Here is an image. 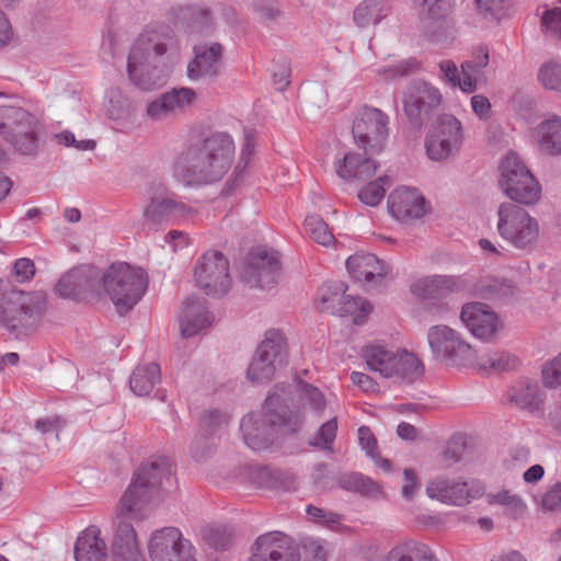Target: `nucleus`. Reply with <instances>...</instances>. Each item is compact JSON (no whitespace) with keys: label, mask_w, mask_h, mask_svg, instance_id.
<instances>
[{"label":"nucleus","mask_w":561,"mask_h":561,"mask_svg":"<svg viewBox=\"0 0 561 561\" xmlns=\"http://www.w3.org/2000/svg\"><path fill=\"white\" fill-rule=\"evenodd\" d=\"M286 353L284 334L279 330H268L248 368L249 379L255 382L271 380L277 367L283 364Z\"/></svg>","instance_id":"14"},{"label":"nucleus","mask_w":561,"mask_h":561,"mask_svg":"<svg viewBox=\"0 0 561 561\" xmlns=\"http://www.w3.org/2000/svg\"><path fill=\"white\" fill-rule=\"evenodd\" d=\"M192 214V209L173 193L157 191L144 207L142 219L148 227L160 229L178 220L191 218Z\"/></svg>","instance_id":"17"},{"label":"nucleus","mask_w":561,"mask_h":561,"mask_svg":"<svg viewBox=\"0 0 561 561\" xmlns=\"http://www.w3.org/2000/svg\"><path fill=\"white\" fill-rule=\"evenodd\" d=\"M390 214L400 221L422 218L428 211L425 198L416 190L401 186L392 191L388 197Z\"/></svg>","instance_id":"23"},{"label":"nucleus","mask_w":561,"mask_h":561,"mask_svg":"<svg viewBox=\"0 0 561 561\" xmlns=\"http://www.w3.org/2000/svg\"><path fill=\"white\" fill-rule=\"evenodd\" d=\"M337 432V419L334 416L323 423L314 435L310 438L311 446L330 450L334 443Z\"/></svg>","instance_id":"51"},{"label":"nucleus","mask_w":561,"mask_h":561,"mask_svg":"<svg viewBox=\"0 0 561 561\" xmlns=\"http://www.w3.org/2000/svg\"><path fill=\"white\" fill-rule=\"evenodd\" d=\"M499 186L513 204L531 206L541 197V185L518 154L507 153L499 167Z\"/></svg>","instance_id":"8"},{"label":"nucleus","mask_w":561,"mask_h":561,"mask_svg":"<svg viewBox=\"0 0 561 561\" xmlns=\"http://www.w3.org/2000/svg\"><path fill=\"white\" fill-rule=\"evenodd\" d=\"M170 478V467L163 459L142 463L134 473L115 507L111 539L113 561H146L136 529L128 520L141 522L149 516L157 491Z\"/></svg>","instance_id":"1"},{"label":"nucleus","mask_w":561,"mask_h":561,"mask_svg":"<svg viewBox=\"0 0 561 561\" xmlns=\"http://www.w3.org/2000/svg\"><path fill=\"white\" fill-rule=\"evenodd\" d=\"M146 117L152 123H161L175 117L164 93L147 104Z\"/></svg>","instance_id":"52"},{"label":"nucleus","mask_w":561,"mask_h":561,"mask_svg":"<svg viewBox=\"0 0 561 561\" xmlns=\"http://www.w3.org/2000/svg\"><path fill=\"white\" fill-rule=\"evenodd\" d=\"M473 113L480 119H488L491 116V103L489 99L482 94H476L470 100Z\"/></svg>","instance_id":"63"},{"label":"nucleus","mask_w":561,"mask_h":561,"mask_svg":"<svg viewBox=\"0 0 561 561\" xmlns=\"http://www.w3.org/2000/svg\"><path fill=\"white\" fill-rule=\"evenodd\" d=\"M56 139L58 144L65 145L67 147L73 146L78 150L88 151L93 150L95 148V141L94 140H80L77 141L76 137L70 131H61L60 134L56 135Z\"/></svg>","instance_id":"61"},{"label":"nucleus","mask_w":561,"mask_h":561,"mask_svg":"<svg viewBox=\"0 0 561 561\" xmlns=\"http://www.w3.org/2000/svg\"><path fill=\"white\" fill-rule=\"evenodd\" d=\"M304 561H327L328 549L320 539L306 538L301 545Z\"/></svg>","instance_id":"56"},{"label":"nucleus","mask_w":561,"mask_h":561,"mask_svg":"<svg viewBox=\"0 0 561 561\" xmlns=\"http://www.w3.org/2000/svg\"><path fill=\"white\" fill-rule=\"evenodd\" d=\"M443 79L451 87H458L461 90L462 77L459 76V70L453 60L446 59L438 64Z\"/></svg>","instance_id":"59"},{"label":"nucleus","mask_w":561,"mask_h":561,"mask_svg":"<svg viewBox=\"0 0 561 561\" xmlns=\"http://www.w3.org/2000/svg\"><path fill=\"white\" fill-rule=\"evenodd\" d=\"M62 298L78 299L89 294H99V271L91 265L77 266L65 273L55 286Z\"/></svg>","instance_id":"21"},{"label":"nucleus","mask_w":561,"mask_h":561,"mask_svg":"<svg viewBox=\"0 0 561 561\" xmlns=\"http://www.w3.org/2000/svg\"><path fill=\"white\" fill-rule=\"evenodd\" d=\"M176 55L178 42L170 30H150L142 33L130 48L127 61L129 79L141 89H150V67L164 54Z\"/></svg>","instance_id":"3"},{"label":"nucleus","mask_w":561,"mask_h":561,"mask_svg":"<svg viewBox=\"0 0 561 561\" xmlns=\"http://www.w3.org/2000/svg\"><path fill=\"white\" fill-rule=\"evenodd\" d=\"M164 95L175 117L186 112L197 101V93L192 88H174L164 92Z\"/></svg>","instance_id":"45"},{"label":"nucleus","mask_w":561,"mask_h":561,"mask_svg":"<svg viewBox=\"0 0 561 561\" xmlns=\"http://www.w3.org/2000/svg\"><path fill=\"white\" fill-rule=\"evenodd\" d=\"M334 168L337 176L344 180H367L375 174L377 164L369 158L347 152L335 161Z\"/></svg>","instance_id":"32"},{"label":"nucleus","mask_w":561,"mask_h":561,"mask_svg":"<svg viewBox=\"0 0 561 561\" xmlns=\"http://www.w3.org/2000/svg\"><path fill=\"white\" fill-rule=\"evenodd\" d=\"M486 501L490 505L503 506L505 513L513 518L520 517L527 511V504L522 496L506 489L489 493Z\"/></svg>","instance_id":"42"},{"label":"nucleus","mask_w":561,"mask_h":561,"mask_svg":"<svg viewBox=\"0 0 561 561\" xmlns=\"http://www.w3.org/2000/svg\"><path fill=\"white\" fill-rule=\"evenodd\" d=\"M76 561H106L107 547L96 526L85 528L75 545Z\"/></svg>","instance_id":"31"},{"label":"nucleus","mask_w":561,"mask_h":561,"mask_svg":"<svg viewBox=\"0 0 561 561\" xmlns=\"http://www.w3.org/2000/svg\"><path fill=\"white\" fill-rule=\"evenodd\" d=\"M467 288L466 280L460 276L435 275L423 277L411 285V293L420 299H438L460 293Z\"/></svg>","instance_id":"24"},{"label":"nucleus","mask_w":561,"mask_h":561,"mask_svg":"<svg viewBox=\"0 0 561 561\" xmlns=\"http://www.w3.org/2000/svg\"><path fill=\"white\" fill-rule=\"evenodd\" d=\"M41 129L39 118L27 110L16 105L0 106V135L20 153H36Z\"/></svg>","instance_id":"7"},{"label":"nucleus","mask_w":561,"mask_h":561,"mask_svg":"<svg viewBox=\"0 0 561 561\" xmlns=\"http://www.w3.org/2000/svg\"><path fill=\"white\" fill-rule=\"evenodd\" d=\"M13 274L18 282L30 280L35 275V265L32 260L22 257L14 262Z\"/></svg>","instance_id":"60"},{"label":"nucleus","mask_w":561,"mask_h":561,"mask_svg":"<svg viewBox=\"0 0 561 561\" xmlns=\"http://www.w3.org/2000/svg\"><path fill=\"white\" fill-rule=\"evenodd\" d=\"M213 320V316L208 312L203 299L188 298L184 302L180 314L181 333L184 337H191L207 329Z\"/></svg>","instance_id":"30"},{"label":"nucleus","mask_w":561,"mask_h":561,"mask_svg":"<svg viewBox=\"0 0 561 561\" xmlns=\"http://www.w3.org/2000/svg\"><path fill=\"white\" fill-rule=\"evenodd\" d=\"M541 380L548 388L561 387V352L542 365Z\"/></svg>","instance_id":"54"},{"label":"nucleus","mask_w":561,"mask_h":561,"mask_svg":"<svg viewBox=\"0 0 561 561\" xmlns=\"http://www.w3.org/2000/svg\"><path fill=\"white\" fill-rule=\"evenodd\" d=\"M347 286L343 282H330L319 290L321 311L337 314L346 297Z\"/></svg>","instance_id":"41"},{"label":"nucleus","mask_w":561,"mask_h":561,"mask_svg":"<svg viewBox=\"0 0 561 561\" xmlns=\"http://www.w3.org/2000/svg\"><path fill=\"white\" fill-rule=\"evenodd\" d=\"M248 561H301L300 546L284 533H266L252 543Z\"/></svg>","instance_id":"18"},{"label":"nucleus","mask_w":561,"mask_h":561,"mask_svg":"<svg viewBox=\"0 0 561 561\" xmlns=\"http://www.w3.org/2000/svg\"><path fill=\"white\" fill-rule=\"evenodd\" d=\"M152 561H196L195 549L175 527H164L153 531L148 541Z\"/></svg>","instance_id":"15"},{"label":"nucleus","mask_w":561,"mask_h":561,"mask_svg":"<svg viewBox=\"0 0 561 561\" xmlns=\"http://www.w3.org/2000/svg\"><path fill=\"white\" fill-rule=\"evenodd\" d=\"M460 320L476 337L491 341L500 330L502 322L497 314L481 302H469L462 306Z\"/></svg>","instance_id":"22"},{"label":"nucleus","mask_w":561,"mask_h":561,"mask_svg":"<svg viewBox=\"0 0 561 561\" xmlns=\"http://www.w3.org/2000/svg\"><path fill=\"white\" fill-rule=\"evenodd\" d=\"M423 15L433 20H440L453 11V0H413Z\"/></svg>","instance_id":"50"},{"label":"nucleus","mask_w":561,"mask_h":561,"mask_svg":"<svg viewBox=\"0 0 561 561\" xmlns=\"http://www.w3.org/2000/svg\"><path fill=\"white\" fill-rule=\"evenodd\" d=\"M485 492L484 485L479 481H462L446 477H437L426 485L430 499L451 506H463L481 497Z\"/></svg>","instance_id":"16"},{"label":"nucleus","mask_w":561,"mask_h":561,"mask_svg":"<svg viewBox=\"0 0 561 561\" xmlns=\"http://www.w3.org/2000/svg\"><path fill=\"white\" fill-rule=\"evenodd\" d=\"M389 117L381 110L363 106L355 115L352 135L355 144L366 153H379L389 136Z\"/></svg>","instance_id":"12"},{"label":"nucleus","mask_w":561,"mask_h":561,"mask_svg":"<svg viewBox=\"0 0 561 561\" xmlns=\"http://www.w3.org/2000/svg\"><path fill=\"white\" fill-rule=\"evenodd\" d=\"M385 561H435L431 549L419 541H402L392 547Z\"/></svg>","instance_id":"37"},{"label":"nucleus","mask_w":561,"mask_h":561,"mask_svg":"<svg viewBox=\"0 0 561 561\" xmlns=\"http://www.w3.org/2000/svg\"><path fill=\"white\" fill-rule=\"evenodd\" d=\"M462 140L461 122L451 114H442L427 128L424 138L426 156L432 161H445L460 150Z\"/></svg>","instance_id":"11"},{"label":"nucleus","mask_w":561,"mask_h":561,"mask_svg":"<svg viewBox=\"0 0 561 561\" xmlns=\"http://www.w3.org/2000/svg\"><path fill=\"white\" fill-rule=\"evenodd\" d=\"M234 142L226 133L186 145L173 163V176L184 186L198 187L217 182L230 169L234 158Z\"/></svg>","instance_id":"2"},{"label":"nucleus","mask_w":561,"mask_h":561,"mask_svg":"<svg viewBox=\"0 0 561 561\" xmlns=\"http://www.w3.org/2000/svg\"><path fill=\"white\" fill-rule=\"evenodd\" d=\"M537 80L546 90L561 95V64L557 61L542 64L538 69Z\"/></svg>","instance_id":"47"},{"label":"nucleus","mask_w":561,"mask_h":561,"mask_svg":"<svg viewBox=\"0 0 561 561\" xmlns=\"http://www.w3.org/2000/svg\"><path fill=\"white\" fill-rule=\"evenodd\" d=\"M159 381V365L156 363H145L135 368L129 385L135 394L148 396Z\"/></svg>","instance_id":"38"},{"label":"nucleus","mask_w":561,"mask_h":561,"mask_svg":"<svg viewBox=\"0 0 561 561\" xmlns=\"http://www.w3.org/2000/svg\"><path fill=\"white\" fill-rule=\"evenodd\" d=\"M305 228L310 238L321 245L329 247L335 240L328 225L318 215L307 216L305 219Z\"/></svg>","instance_id":"48"},{"label":"nucleus","mask_w":561,"mask_h":561,"mask_svg":"<svg viewBox=\"0 0 561 561\" xmlns=\"http://www.w3.org/2000/svg\"><path fill=\"white\" fill-rule=\"evenodd\" d=\"M388 0H363L353 12V20L358 27L365 28L380 23L390 12Z\"/></svg>","instance_id":"34"},{"label":"nucleus","mask_w":561,"mask_h":561,"mask_svg":"<svg viewBox=\"0 0 561 561\" xmlns=\"http://www.w3.org/2000/svg\"><path fill=\"white\" fill-rule=\"evenodd\" d=\"M251 482L261 489H275L279 484V478L275 471L268 468L257 467L250 472Z\"/></svg>","instance_id":"57"},{"label":"nucleus","mask_w":561,"mask_h":561,"mask_svg":"<svg viewBox=\"0 0 561 561\" xmlns=\"http://www.w3.org/2000/svg\"><path fill=\"white\" fill-rule=\"evenodd\" d=\"M417 68V62L414 60H403L398 65L391 66L380 70V73L386 75L388 78L405 76Z\"/></svg>","instance_id":"64"},{"label":"nucleus","mask_w":561,"mask_h":561,"mask_svg":"<svg viewBox=\"0 0 561 561\" xmlns=\"http://www.w3.org/2000/svg\"><path fill=\"white\" fill-rule=\"evenodd\" d=\"M358 440L362 448L366 451V454L371 458H376V449L377 442L371 433L370 428L367 426H360L358 428Z\"/></svg>","instance_id":"62"},{"label":"nucleus","mask_w":561,"mask_h":561,"mask_svg":"<svg viewBox=\"0 0 561 561\" xmlns=\"http://www.w3.org/2000/svg\"><path fill=\"white\" fill-rule=\"evenodd\" d=\"M203 539L216 550H226L232 543L233 533L226 526H208L203 530Z\"/></svg>","instance_id":"49"},{"label":"nucleus","mask_w":561,"mask_h":561,"mask_svg":"<svg viewBox=\"0 0 561 561\" xmlns=\"http://www.w3.org/2000/svg\"><path fill=\"white\" fill-rule=\"evenodd\" d=\"M146 289L147 277L144 271L127 263H114L104 273H99V294L103 290L119 314L130 311Z\"/></svg>","instance_id":"4"},{"label":"nucleus","mask_w":561,"mask_h":561,"mask_svg":"<svg viewBox=\"0 0 561 561\" xmlns=\"http://www.w3.org/2000/svg\"><path fill=\"white\" fill-rule=\"evenodd\" d=\"M279 270L276 252L257 249L250 253L242 278L251 287L271 288L279 278Z\"/></svg>","instance_id":"20"},{"label":"nucleus","mask_w":561,"mask_h":561,"mask_svg":"<svg viewBox=\"0 0 561 561\" xmlns=\"http://www.w3.org/2000/svg\"><path fill=\"white\" fill-rule=\"evenodd\" d=\"M222 46L219 43L194 47V58L188 62L186 75L191 80L216 77L220 69Z\"/></svg>","instance_id":"26"},{"label":"nucleus","mask_w":561,"mask_h":561,"mask_svg":"<svg viewBox=\"0 0 561 561\" xmlns=\"http://www.w3.org/2000/svg\"><path fill=\"white\" fill-rule=\"evenodd\" d=\"M427 342L433 356L438 360L454 366H473L477 362L476 350L448 325L430 327Z\"/></svg>","instance_id":"10"},{"label":"nucleus","mask_w":561,"mask_h":561,"mask_svg":"<svg viewBox=\"0 0 561 561\" xmlns=\"http://www.w3.org/2000/svg\"><path fill=\"white\" fill-rule=\"evenodd\" d=\"M245 444L253 450L266 449L274 439L276 432L295 433L300 428V420L286 419L277 412L249 413L240 424Z\"/></svg>","instance_id":"9"},{"label":"nucleus","mask_w":561,"mask_h":561,"mask_svg":"<svg viewBox=\"0 0 561 561\" xmlns=\"http://www.w3.org/2000/svg\"><path fill=\"white\" fill-rule=\"evenodd\" d=\"M520 363V358L515 354L496 351L480 357L477 355V362L473 365L480 369L502 373L517 369Z\"/></svg>","instance_id":"40"},{"label":"nucleus","mask_w":561,"mask_h":561,"mask_svg":"<svg viewBox=\"0 0 561 561\" xmlns=\"http://www.w3.org/2000/svg\"><path fill=\"white\" fill-rule=\"evenodd\" d=\"M45 308L42 291L7 290L0 296V323L10 331L27 333L36 329Z\"/></svg>","instance_id":"6"},{"label":"nucleus","mask_w":561,"mask_h":561,"mask_svg":"<svg viewBox=\"0 0 561 561\" xmlns=\"http://www.w3.org/2000/svg\"><path fill=\"white\" fill-rule=\"evenodd\" d=\"M306 512L314 523L323 525L332 530L336 529L342 522V516L340 514L325 511L313 505H308Z\"/></svg>","instance_id":"55"},{"label":"nucleus","mask_w":561,"mask_h":561,"mask_svg":"<svg viewBox=\"0 0 561 561\" xmlns=\"http://www.w3.org/2000/svg\"><path fill=\"white\" fill-rule=\"evenodd\" d=\"M371 312L370 304L358 296L346 295L337 316L351 317L356 324L363 323Z\"/></svg>","instance_id":"44"},{"label":"nucleus","mask_w":561,"mask_h":561,"mask_svg":"<svg viewBox=\"0 0 561 561\" xmlns=\"http://www.w3.org/2000/svg\"><path fill=\"white\" fill-rule=\"evenodd\" d=\"M540 27L547 35L561 37V8H546L541 13Z\"/></svg>","instance_id":"53"},{"label":"nucleus","mask_w":561,"mask_h":561,"mask_svg":"<svg viewBox=\"0 0 561 561\" xmlns=\"http://www.w3.org/2000/svg\"><path fill=\"white\" fill-rule=\"evenodd\" d=\"M496 231L513 249L533 251L539 243L541 226L537 217L512 202H503L496 211Z\"/></svg>","instance_id":"5"},{"label":"nucleus","mask_w":561,"mask_h":561,"mask_svg":"<svg viewBox=\"0 0 561 561\" xmlns=\"http://www.w3.org/2000/svg\"><path fill=\"white\" fill-rule=\"evenodd\" d=\"M194 280L207 296L221 297L226 295L232 283L228 260L219 251H207L196 262Z\"/></svg>","instance_id":"13"},{"label":"nucleus","mask_w":561,"mask_h":561,"mask_svg":"<svg viewBox=\"0 0 561 561\" xmlns=\"http://www.w3.org/2000/svg\"><path fill=\"white\" fill-rule=\"evenodd\" d=\"M490 62L489 49L485 46L473 48L471 57L460 66L462 75L461 91L473 93L478 89L479 78Z\"/></svg>","instance_id":"33"},{"label":"nucleus","mask_w":561,"mask_h":561,"mask_svg":"<svg viewBox=\"0 0 561 561\" xmlns=\"http://www.w3.org/2000/svg\"><path fill=\"white\" fill-rule=\"evenodd\" d=\"M350 275L358 282L378 284L387 275V267L382 261L370 253H356L346 260Z\"/></svg>","instance_id":"29"},{"label":"nucleus","mask_w":561,"mask_h":561,"mask_svg":"<svg viewBox=\"0 0 561 561\" xmlns=\"http://www.w3.org/2000/svg\"><path fill=\"white\" fill-rule=\"evenodd\" d=\"M442 103L443 95L438 88L425 81H415L404 92L403 111L410 122L422 125Z\"/></svg>","instance_id":"19"},{"label":"nucleus","mask_w":561,"mask_h":561,"mask_svg":"<svg viewBox=\"0 0 561 561\" xmlns=\"http://www.w3.org/2000/svg\"><path fill=\"white\" fill-rule=\"evenodd\" d=\"M341 489L357 493L362 496L377 499L382 495V486L371 478L359 472L344 473L339 477Z\"/></svg>","instance_id":"36"},{"label":"nucleus","mask_w":561,"mask_h":561,"mask_svg":"<svg viewBox=\"0 0 561 561\" xmlns=\"http://www.w3.org/2000/svg\"><path fill=\"white\" fill-rule=\"evenodd\" d=\"M297 399L299 402L298 413L285 414L286 419L294 421L298 417L301 425L304 421H317L322 416L327 407V400L324 394L317 387L300 382L297 387Z\"/></svg>","instance_id":"28"},{"label":"nucleus","mask_w":561,"mask_h":561,"mask_svg":"<svg viewBox=\"0 0 561 561\" xmlns=\"http://www.w3.org/2000/svg\"><path fill=\"white\" fill-rule=\"evenodd\" d=\"M391 184L392 180L388 175L379 176L378 180L369 182L358 192V198L365 205L377 206Z\"/></svg>","instance_id":"46"},{"label":"nucleus","mask_w":561,"mask_h":561,"mask_svg":"<svg viewBox=\"0 0 561 561\" xmlns=\"http://www.w3.org/2000/svg\"><path fill=\"white\" fill-rule=\"evenodd\" d=\"M541 507L548 512L561 511V481L554 483L541 497Z\"/></svg>","instance_id":"58"},{"label":"nucleus","mask_w":561,"mask_h":561,"mask_svg":"<svg viewBox=\"0 0 561 561\" xmlns=\"http://www.w3.org/2000/svg\"><path fill=\"white\" fill-rule=\"evenodd\" d=\"M393 366V377H399L409 382L415 380L422 374V365L419 358L408 352L398 353Z\"/></svg>","instance_id":"43"},{"label":"nucleus","mask_w":561,"mask_h":561,"mask_svg":"<svg viewBox=\"0 0 561 561\" xmlns=\"http://www.w3.org/2000/svg\"><path fill=\"white\" fill-rule=\"evenodd\" d=\"M506 401L515 409L537 414L542 411L545 397L536 380L519 378L508 387Z\"/></svg>","instance_id":"25"},{"label":"nucleus","mask_w":561,"mask_h":561,"mask_svg":"<svg viewBox=\"0 0 561 561\" xmlns=\"http://www.w3.org/2000/svg\"><path fill=\"white\" fill-rule=\"evenodd\" d=\"M531 136L540 152L561 156V116L549 114L533 128Z\"/></svg>","instance_id":"27"},{"label":"nucleus","mask_w":561,"mask_h":561,"mask_svg":"<svg viewBox=\"0 0 561 561\" xmlns=\"http://www.w3.org/2000/svg\"><path fill=\"white\" fill-rule=\"evenodd\" d=\"M397 354L381 345H369L363 351L368 368L385 378L393 377Z\"/></svg>","instance_id":"35"},{"label":"nucleus","mask_w":561,"mask_h":561,"mask_svg":"<svg viewBox=\"0 0 561 561\" xmlns=\"http://www.w3.org/2000/svg\"><path fill=\"white\" fill-rule=\"evenodd\" d=\"M511 9V0H474L473 24L499 22L510 14Z\"/></svg>","instance_id":"39"}]
</instances>
